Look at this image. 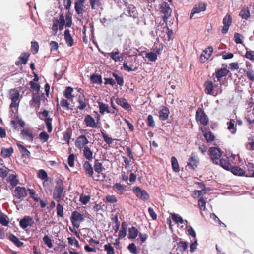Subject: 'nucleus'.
Segmentation results:
<instances>
[{"label": "nucleus", "mask_w": 254, "mask_h": 254, "mask_svg": "<svg viewBox=\"0 0 254 254\" xmlns=\"http://www.w3.org/2000/svg\"><path fill=\"white\" fill-rule=\"evenodd\" d=\"M61 106L64 109L66 110H69V105L70 103L67 101V100L65 99L62 98L60 101Z\"/></svg>", "instance_id": "61"}, {"label": "nucleus", "mask_w": 254, "mask_h": 254, "mask_svg": "<svg viewBox=\"0 0 254 254\" xmlns=\"http://www.w3.org/2000/svg\"><path fill=\"white\" fill-rule=\"evenodd\" d=\"M27 195L26 188L24 187H16L13 196L18 199H22Z\"/></svg>", "instance_id": "11"}, {"label": "nucleus", "mask_w": 254, "mask_h": 254, "mask_svg": "<svg viewBox=\"0 0 254 254\" xmlns=\"http://www.w3.org/2000/svg\"><path fill=\"white\" fill-rule=\"evenodd\" d=\"M83 156L88 161H91L93 159V152L88 146H85L82 148Z\"/></svg>", "instance_id": "25"}, {"label": "nucleus", "mask_w": 254, "mask_h": 254, "mask_svg": "<svg viewBox=\"0 0 254 254\" xmlns=\"http://www.w3.org/2000/svg\"><path fill=\"white\" fill-rule=\"evenodd\" d=\"M38 175L39 178L42 180H44L45 181H47L48 180V177L47 174L46 172L43 169L40 170L39 171Z\"/></svg>", "instance_id": "58"}, {"label": "nucleus", "mask_w": 254, "mask_h": 254, "mask_svg": "<svg viewBox=\"0 0 254 254\" xmlns=\"http://www.w3.org/2000/svg\"><path fill=\"white\" fill-rule=\"evenodd\" d=\"M178 248L180 250V251L183 252L185 251L188 247L187 243L185 241H180L177 243Z\"/></svg>", "instance_id": "49"}, {"label": "nucleus", "mask_w": 254, "mask_h": 254, "mask_svg": "<svg viewBox=\"0 0 254 254\" xmlns=\"http://www.w3.org/2000/svg\"><path fill=\"white\" fill-rule=\"evenodd\" d=\"M104 249L107 251V254H114V249L113 247L111 246V244L109 243L108 244H106L104 246Z\"/></svg>", "instance_id": "62"}, {"label": "nucleus", "mask_w": 254, "mask_h": 254, "mask_svg": "<svg viewBox=\"0 0 254 254\" xmlns=\"http://www.w3.org/2000/svg\"><path fill=\"white\" fill-rule=\"evenodd\" d=\"M199 163V160L198 158L195 155L194 153H192L187 162V166L189 169L192 170H195L197 168Z\"/></svg>", "instance_id": "9"}, {"label": "nucleus", "mask_w": 254, "mask_h": 254, "mask_svg": "<svg viewBox=\"0 0 254 254\" xmlns=\"http://www.w3.org/2000/svg\"><path fill=\"white\" fill-rule=\"evenodd\" d=\"M206 6L207 5L205 3H199L197 4H195L190 14V19H192V17L194 14L199 13L201 11H205L206 9Z\"/></svg>", "instance_id": "12"}, {"label": "nucleus", "mask_w": 254, "mask_h": 254, "mask_svg": "<svg viewBox=\"0 0 254 254\" xmlns=\"http://www.w3.org/2000/svg\"><path fill=\"white\" fill-rule=\"evenodd\" d=\"M83 168L85 171V174L89 177L93 176L94 173L93 168L92 165L88 161H86L83 164Z\"/></svg>", "instance_id": "21"}, {"label": "nucleus", "mask_w": 254, "mask_h": 254, "mask_svg": "<svg viewBox=\"0 0 254 254\" xmlns=\"http://www.w3.org/2000/svg\"><path fill=\"white\" fill-rule=\"evenodd\" d=\"M126 15L134 18L137 17L138 13L136 8L133 5H128L126 10Z\"/></svg>", "instance_id": "23"}, {"label": "nucleus", "mask_w": 254, "mask_h": 254, "mask_svg": "<svg viewBox=\"0 0 254 254\" xmlns=\"http://www.w3.org/2000/svg\"><path fill=\"white\" fill-rule=\"evenodd\" d=\"M7 183H9L12 187H15L19 183V180L16 174H9L6 179Z\"/></svg>", "instance_id": "27"}, {"label": "nucleus", "mask_w": 254, "mask_h": 254, "mask_svg": "<svg viewBox=\"0 0 254 254\" xmlns=\"http://www.w3.org/2000/svg\"><path fill=\"white\" fill-rule=\"evenodd\" d=\"M196 120L200 124L206 126L209 122V118L202 108H199L196 112Z\"/></svg>", "instance_id": "4"}, {"label": "nucleus", "mask_w": 254, "mask_h": 254, "mask_svg": "<svg viewBox=\"0 0 254 254\" xmlns=\"http://www.w3.org/2000/svg\"><path fill=\"white\" fill-rule=\"evenodd\" d=\"M171 218L173 221H174L176 224H183L184 222V220L182 218L177 214L173 213L171 214Z\"/></svg>", "instance_id": "51"}, {"label": "nucleus", "mask_w": 254, "mask_h": 254, "mask_svg": "<svg viewBox=\"0 0 254 254\" xmlns=\"http://www.w3.org/2000/svg\"><path fill=\"white\" fill-rule=\"evenodd\" d=\"M20 134L23 139L29 142H32L34 140V135L32 131L27 128L23 129Z\"/></svg>", "instance_id": "17"}, {"label": "nucleus", "mask_w": 254, "mask_h": 254, "mask_svg": "<svg viewBox=\"0 0 254 254\" xmlns=\"http://www.w3.org/2000/svg\"><path fill=\"white\" fill-rule=\"evenodd\" d=\"M146 58H148L150 61L154 62L156 61L157 58V55L156 53L150 52L146 53L145 54Z\"/></svg>", "instance_id": "55"}, {"label": "nucleus", "mask_w": 254, "mask_h": 254, "mask_svg": "<svg viewBox=\"0 0 254 254\" xmlns=\"http://www.w3.org/2000/svg\"><path fill=\"white\" fill-rule=\"evenodd\" d=\"M14 150L12 147L9 148L2 147L1 149V155L3 158H8L11 156Z\"/></svg>", "instance_id": "34"}, {"label": "nucleus", "mask_w": 254, "mask_h": 254, "mask_svg": "<svg viewBox=\"0 0 254 254\" xmlns=\"http://www.w3.org/2000/svg\"><path fill=\"white\" fill-rule=\"evenodd\" d=\"M10 240L16 246L21 247L23 245V243L21 242L18 238L13 234H10L9 236Z\"/></svg>", "instance_id": "40"}, {"label": "nucleus", "mask_w": 254, "mask_h": 254, "mask_svg": "<svg viewBox=\"0 0 254 254\" xmlns=\"http://www.w3.org/2000/svg\"><path fill=\"white\" fill-rule=\"evenodd\" d=\"M235 123V121L234 119H230V121L227 123L228 129L232 133H235L236 131Z\"/></svg>", "instance_id": "46"}, {"label": "nucleus", "mask_w": 254, "mask_h": 254, "mask_svg": "<svg viewBox=\"0 0 254 254\" xmlns=\"http://www.w3.org/2000/svg\"><path fill=\"white\" fill-rule=\"evenodd\" d=\"M133 192L137 197L143 201H146L149 198L148 193L144 190L141 189L139 187L135 186L133 188Z\"/></svg>", "instance_id": "8"}, {"label": "nucleus", "mask_w": 254, "mask_h": 254, "mask_svg": "<svg viewBox=\"0 0 254 254\" xmlns=\"http://www.w3.org/2000/svg\"><path fill=\"white\" fill-rule=\"evenodd\" d=\"M123 67L125 70L127 71H135L138 69L137 67H134L132 64H130L129 66L128 65L126 61L123 63Z\"/></svg>", "instance_id": "45"}, {"label": "nucleus", "mask_w": 254, "mask_h": 254, "mask_svg": "<svg viewBox=\"0 0 254 254\" xmlns=\"http://www.w3.org/2000/svg\"><path fill=\"white\" fill-rule=\"evenodd\" d=\"M29 84L33 92L39 93L40 89V85L39 84L35 83L33 81H31L29 82Z\"/></svg>", "instance_id": "48"}, {"label": "nucleus", "mask_w": 254, "mask_h": 254, "mask_svg": "<svg viewBox=\"0 0 254 254\" xmlns=\"http://www.w3.org/2000/svg\"><path fill=\"white\" fill-rule=\"evenodd\" d=\"M72 131L71 130H67L63 133L64 140L65 142L69 145L70 143V140L71 137Z\"/></svg>", "instance_id": "44"}, {"label": "nucleus", "mask_w": 254, "mask_h": 254, "mask_svg": "<svg viewBox=\"0 0 254 254\" xmlns=\"http://www.w3.org/2000/svg\"><path fill=\"white\" fill-rule=\"evenodd\" d=\"M77 103L78 105L77 107V109L80 110H83L86 109L88 104V100L84 95H79L77 99Z\"/></svg>", "instance_id": "18"}, {"label": "nucleus", "mask_w": 254, "mask_h": 254, "mask_svg": "<svg viewBox=\"0 0 254 254\" xmlns=\"http://www.w3.org/2000/svg\"><path fill=\"white\" fill-rule=\"evenodd\" d=\"M112 75L115 78L117 83L120 86H123L124 82L123 77L119 76L117 74H116L115 72L113 73Z\"/></svg>", "instance_id": "57"}, {"label": "nucleus", "mask_w": 254, "mask_h": 254, "mask_svg": "<svg viewBox=\"0 0 254 254\" xmlns=\"http://www.w3.org/2000/svg\"><path fill=\"white\" fill-rule=\"evenodd\" d=\"M244 72L246 73L247 78L251 81H254V70L252 69H245Z\"/></svg>", "instance_id": "53"}, {"label": "nucleus", "mask_w": 254, "mask_h": 254, "mask_svg": "<svg viewBox=\"0 0 254 254\" xmlns=\"http://www.w3.org/2000/svg\"><path fill=\"white\" fill-rule=\"evenodd\" d=\"M73 92V89L71 87H67L64 92V95L68 99L72 100L74 97V96L72 95Z\"/></svg>", "instance_id": "41"}, {"label": "nucleus", "mask_w": 254, "mask_h": 254, "mask_svg": "<svg viewBox=\"0 0 254 254\" xmlns=\"http://www.w3.org/2000/svg\"><path fill=\"white\" fill-rule=\"evenodd\" d=\"M29 56L30 54L28 53L21 54L18 58L19 60L15 62L16 65L20 66L22 64H26Z\"/></svg>", "instance_id": "22"}, {"label": "nucleus", "mask_w": 254, "mask_h": 254, "mask_svg": "<svg viewBox=\"0 0 254 254\" xmlns=\"http://www.w3.org/2000/svg\"><path fill=\"white\" fill-rule=\"evenodd\" d=\"M206 198L203 197H200L198 201V205L199 208L202 210H205L206 209Z\"/></svg>", "instance_id": "50"}, {"label": "nucleus", "mask_w": 254, "mask_h": 254, "mask_svg": "<svg viewBox=\"0 0 254 254\" xmlns=\"http://www.w3.org/2000/svg\"><path fill=\"white\" fill-rule=\"evenodd\" d=\"M39 49V46L38 42L36 41L31 42V51L33 54L38 53Z\"/></svg>", "instance_id": "59"}, {"label": "nucleus", "mask_w": 254, "mask_h": 254, "mask_svg": "<svg viewBox=\"0 0 254 254\" xmlns=\"http://www.w3.org/2000/svg\"><path fill=\"white\" fill-rule=\"evenodd\" d=\"M171 161L173 170L176 173L179 172L180 171V167L176 158L172 156L171 158Z\"/></svg>", "instance_id": "38"}, {"label": "nucleus", "mask_w": 254, "mask_h": 254, "mask_svg": "<svg viewBox=\"0 0 254 254\" xmlns=\"http://www.w3.org/2000/svg\"><path fill=\"white\" fill-rule=\"evenodd\" d=\"M138 234V229L134 226L129 228L128 229V238L129 239H135Z\"/></svg>", "instance_id": "37"}, {"label": "nucleus", "mask_w": 254, "mask_h": 254, "mask_svg": "<svg viewBox=\"0 0 254 254\" xmlns=\"http://www.w3.org/2000/svg\"><path fill=\"white\" fill-rule=\"evenodd\" d=\"M169 113V110L166 106H161V109L159 111V119L162 121L166 120L168 118Z\"/></svg>", "instance_id": "19"}, {"label": "nucleus", "mask_w": 254, "mask_h": 254, "mask_svg": "<svg viewBox=\"0 0 254 254\" xmlns=\"http://www.w3.org/2000/svg\"><path fill=\"white\" fill-rule=\"evenodd\" d=\"M113 189L119 194H122L125 191L124 187L120 183H116L113 186Z\"/></svg>", "instance_id": "36"}, {"label": "nucleus", "mask_w": 254, "mask_h": 254, "mask_svg": "<svg viewBox=\"0 0 254 254\" xmlns=\"http://www.w3.org/2000/svg\"><path fill=\"white\" fill-rule=\"evenodd\" d=\"M232 23V18L230 15L227 14L223 19V24H224L221 32L223 34H226L229 29V27Z\"/></svg>", "instance_id": "16"}, {"label": "nucleus", "mask_w": 254, "mask_h": 254, "mask_svg": "<svg viewBox=\"0 0 254 254\" xmlns=\"http://www.w3.org/2000/svg\"><path fill=\"white\" fill-rule=\"evenodd\" d=\"M160 12L164 14L163 17V22L166 23L172 13V10L167 2H164L162 3Z\"/></svg>", "instance_id": "7"}, {"label": "nucleus", "mask_w": 254, "mask_h": 254, "mask_svg": "<svg viewBox=\"0 0 254 254\" xmlns=\"http://www.w3.org/2000/svg\"><path fill=\"white\" fill-rule=\"evenodd\" d=\"M89 143L88 140L85 135H81L77 138L75 142V145L78 149H81L87 146V144Z\"/></svg>", "instance_id": "10"}, {"label": "nucleus", "mask_w": 254, "mask_h": 254, "mask_svg": "<svg viewBox=\"0 0 254 254\" xmlns=\"http://www.w3.org/2000/svg\"><path fill=\"white\" fill-rule=\"evenodd\" d=\"M229 72V70L226 67H224L216 69L213 75H215L217 78V81L218 82L220 81L223 77L226 76Z\"/></svg>", "instance_id": "15"}, {"label": "nucleus", "mask_w": 254, "mask_h": 254, "mask_svg": "<svg viewBox=\"0 0 254 254\" xmlns=\"http://www.w3.org/2000/svg\"><path fill=\"white\" fill-rule=\"evenodd\" d=\"M44 243L49 248H52L53 246L52 240L49 237L48 235H45L43 238Z\"/></svg>", "instance_id": "60"}, {"label": "nucleus", "mask_w": 254, "mask_h": 254, "mask_svg": "<svg viewBox=\"0 0 254 254\" xmlns=\"http://www.w3.org/2000/svg\"><path fill=\"white\" fill-rule=\"evenodd\" d=\"M84 220V216L83 214L76 210L72 212L70 220L73 226L75 227L78 228L79 224L78 223V222H82Z\"/></svg>", "instance_id": "6"}, {"label": "nucleus", "mask_w": 254, "mask_h": 254, "mask_svg": "<svg viewBox=\"0 0 254 254\" xmlns=\"http://www.w3.org/2000/svg\"><path fill=\"white\" fill-rule=\"evenodd\" d=\"M99 112L100 113L103 115L105 112L107 113H112L114 114V111H111L109 110V105L108 104H106L102 102H99Z\"/></svg>", "instance_id": "29"}, {"label": "nucleus", "mask_w": 254, "mask_h": 254, "mask_svg": "<svg viewBox=\"0 0 254 254\" xmlns=\"http://www.w3.org/2000/svg\"><path fill=\"white\" fill-rule=\"evenodd\" d=\"M32 100L39 107L40 105L41 98L39 93H33L32 94Z\"/></svg>", "instance_id": "54"}, {"label": "nucleus", "mask_w": 254, "mask_h": 254, "mask_svg": "<svg viewBox=\"0 0 254 254\" xmlns=\"http://www.w3.org/2000/svg\"><path fill=\"white\" fill-rule=\"evenodd\" d=\"M34 223L33 218L29 216H24L19 222L20 226L25 229Z\"/></svg>", "instance_id": "14"}, {"label": "nucleus", "mask_w": 254, "mask_h": 254, "mask_svg": "<svg viewBox=\"0 0 254 254\" xmlns=\"http://www.w3.org/2000/svg\"><path fill=\"white\" fill-rule=\"evenodd\" d=\"M66 20L67 21L66 26L68 27H71L72 25V15L69 11H68L66 14Z\"/></svg>", "instance_id": "64"}, {"label": "nucleus", "mask_w": 254, "mask_h": 254, "mask_svg": "<svg viewBox=\"0 0 254 254\" xmlns=\"http://www.w3.org/2000/svg\"><path fill=\"white\" fill-rule=\"evenodd\" d=\"M17 145L19 149L20 152L23 154V156H25L28 158L30 157L31 153L30 151L28 150L24 146L19 143H17Z\"/></svg>", "instance_id": "39"}, {"label": "nucleus", "mask_w": 254, "mask_h": 254, "mask_svg": "<svg viewBox=\"0 0 254 254\" xmlns=\"http://www.w3.org/2000/svg\"><path fill=\"white\" fill-rule=\"evenodd\" d=\"M56 186L53 191V198L57 201L59 202L61 200H63L65 194L64 192V184L63 181L61 178H57L55 180Z\"/></svg>", "instance_id": "1"}, {"label": "nucleus", "mask_w": 254, "mask_h": 254, "mask_svg": "<svg viewBox=\"0 0 254 254\" xmlns=\"http://www.w3.org/2000/svg\"><path fill=\"white\" fill-rule=\"evenodd\" d=\"M84 2L76 1L75 2V10L76 12L80 16H82L83 14L85 12L84 5Z\"/></svg>", "instance_id": "24"}, {"label": "nucleus", "mask_w": 254, "mask_h": 254, "mask_svg": "<svg viewBox=\"0 0 254 254\" xmlns=\"http://www.w3.org/2000/svg\"><path fill=\"white\" fill-rule=\"evenodd\" d=\"M231 172L235 175L239 176H245L246 172L243 169L238 166L232 167L231 168Z\"/></svg>", "instance_id": "30"}, {"label": "nucleus", "mask_w": 254, "mask_h": 254, "mask_svg": "<svg viewBox=\"0 0 254 254\" xmlns=\"http://www.w3.org/2000/svg\"><path fill=\"white\" fill-rule=\"evenodd\" d=\"M90 197L89 195H85L83 194H81L80 196V201L83 204H86L89 201Z\"/></svg>", "instance_id": "63"}, {"label": "nucleus", "mask_w": 254, "mask_h": 254, "mask_svg": "<svg viewBox=\"0 0 254 254\" xmlns=\"http://www.w3.org/2000/svg\"><path fill=\"white\" fill-rule=\"evenodd\" d=\"M44 121L47 127L48 132L50 133L53 129V127L52 125V118H47L44 120Z\"/></svg>", "instance_id": "52"}, {"label": "nucleus", "mask_w": 254, "mask_h": 254, "mask_svg": "<svg viewBox=\"0 0 254 254\" xmlns=\"http://www.w3.org/2000/svg\"><path fill=\"white\" fill-rule=\"evenodd\" d=\"M205 93L207 94L216 96L222 92L221 85L214 84L211 81H206L204 83Z\"/></svg>", "instance_id": "2"}, {"label": "nucleus", "mask_w": 254, "mask_h": 254, "mask_svg": "<svg viewBox=\"0 0 254 254\" xmlns=\"http://www.w3.org/2000/svg\"><path fill=\"white\" fill-rule=\"evenodd\" d=\"M212 52H213L212 47L209 46L208 47L206 48L203 51V52L201 53V54L200 56V58H199L200 61L202 63H205L210 57Z\"/></svg>", "instance_id": "13"}, {"label": "nucleus", "mask_w": 254, "mask_h": 254, "mask_svg": "<svg viewBox=\"0 0 254 254\" xmlns=\"http://www.w3.org/2000/svg\"><path fill=\"white\" fill-rule=\"evenodd\" d=\"M19 97V92L16 88L11 89L9 92V98L11 100L10 105V108L18 107L19 103H17Z\"/></svg>", "instance_id": "5"}, {"label": "nucleus", "mask_w": 254, "mask_h": 254, "mask_svg": "<svg viewBox=\"0 0 254 254\" xmlns=\"http://www.w3.org/2000/svg\"><path fill=\"white\" fill-rule=\"evenodd\" d=\"M57 215L58 217H64V208L62 204L58 203L57 205Z\"/></svg>", "instance_id": "56"}, {"label": "nucleus", "mask_w": 254, "mask_h": 254, "mask_svg": "<svg viewBox=\"0 0 254 254\" xmlns=\"http://www.w3.org/2000/svg\"><path fill=\"white\" fill-rule=\"evenodd\" d=\"M206 130H207L206 128H201L202 132H204V136L207 142H211L214 140L215 135L211 131L206 132Z\"/></svg>", "instance_id": "33"}, {"label": "nucleus", "mask_w": 254, "mask_h": 254, "mask_svg": "<svg viewBox=\"0 0 254 254\" xmlns=\"http://www.w3.org/2000/svg\"><path fill=\"white\" fill-rule=\"evenodd\" d=\"M209 154L211 161L214 164L218 165L219 160L222 155V151L218 147H211L209 149Z\"/></svg>", "instance_id": "3"}, {"label": "nucleus", "mask_w": 254, "mask_h": 254, "mask_svg": "<svg viewBox=\"0 0 254 254\" xmlns=\"http://www.w3.org/2000/svg\"><path fill=\"white\" fill-rule=\"evenodd\" d=\"M218 165H220L222 168L227 170H230L232 168L231 164L227 158L224 159L222 158L220 159L219 160V164Z\"/></svg>", "instance_id": "31"}, {"label": "nucleus", "mask_w": 254, "mask_h": 254, "mask_svg": "<svg viewBox=\"0 0 254 254\" xmlns=\"http://www.w3.org/2000/svg\"><path fill=\"white\" fill-rule=\"evenodd\" d=\"M84 122L87 127L92 128H96L97 127L95 119L90 115H87L85 116Z\"/></svg>", "instance_id": "20"}, {"label": "nucleus", "mask_w": 254, "mask_h": 254, "mask_svg": "<svg viewBox=\"0 0 254 254\" xmlns=\"http://www.w3.org/2000/svg\"><path fill=\"white\" fill-rule=\"evenodd\" d=\"M108 54L110 55V57L115 62L121 61V59H122L123 58L122 54H121V55H119V52L118 50L117 51L110 53Z\"/></svg>", "instance_id": "42"}, {"label": "nucleus", "mask_w": 254, "mask_h": 254, "mask_svg": "<svg viewBox=\"0 0 254 254\" xmlns=\"http://www.w3.org/2000/svg\"><path fill=\"white\" fill-rule=\"evenodd\" d=\"M239 15L242 18L247 19L250 16V11L248 8H244L240 11Z\"/></svg>", "instance_id": "47"}, {"label": "nucleus", "mask_w": 254, "mask_h": 254, "mask_svg": "<svg viewBox=\"0 0 254 254\" xmlns=\"http://www.w3.org/2000/svg\"><path fill=\"white\" fill-rule=\"evenodd\" d=\"M94 168L95 171L98 173L101 174L102 172L105 170L103 164L99 161L98 159H96L94 163Z\"/></svg>", "instance_id": "32"}, {"label": "nucleus", "mask_w": 254, "mask_h": 254, "mask_svg": "<svg viewBox=\"0 0 254 254\" xmlns=\"http://www.w3.org/2000/svg\"><path fill=\"white\" fill-rule=\"evenodd\" d=\"M90 81L92 83L101 84L102 83V76L97 74H93L90 76Z\"/></svg>", "instance_id": "35"}, {"label": "nucleus", "mask_w": 254, "mask_h": 254, "mask_svg": "<svg viewBox=\"0 0 254 254\" xmlns=\"http://www.w3.org/2000/svg\"><path fill=\"white\" fill-rule=\"evenodd\" d=\"M89 2L92 10L97 9L102 5L101 0H89Z\"/></svg>", "instance_id": "43"}, {"label": "nucleus", "mask_w": 254, "mask_h": 254, "mask_svg": "<svg viewBox=\"0 0 254 254\" xmlns=\"http://www.w3.org/2000/svg\"><path fill=\"white\" fill-rule=\"evenodd\" d=\"M116 103L118 105H120L125 110H131V107L130 105L127 102V100L125 98H117L116 100Z\"/></svg>", "instance_id": "26"}, {"label": "nucleus", "mask_w": 254, "mask_h": 254, "mask_svg": "<svg viewBox=\"0 0 254 254\" xmlns=\"http://www.w3.org/2000/svg\"><path fill=\"white\" fill-rule=\"evenodd\" d=\"M64 39L66 42V43L69 47H71L73 45L74 42L73 39L70 33V30L69 29H66L64 31Z\"/></svg>", "instance_id": "28"}]
</instances>
